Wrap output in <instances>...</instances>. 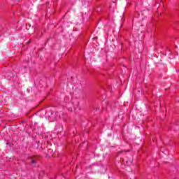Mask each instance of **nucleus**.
Instances as JSON below:
<instances>
[{
    "label": "nucleus",
    "instance_id": "nucleus-1",
    "mask_svg": "<svg viewBox=\"0 0 179 179\" xmlns=\"http://www.w3.org/2000/svg\"><path fill=\"white\" fill-rule=\"evenodd\" d=\"M32 163H36V161H34V159H33Z\"/></svg>",
    "mask_w": 179,
    "mask_h": 179
}]
</instances>
